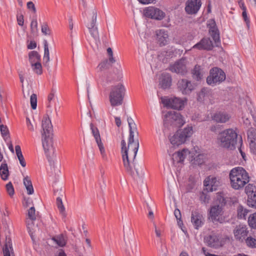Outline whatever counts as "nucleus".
I'll use <instances>...</instances> for the list:
<instances>
[{
    "label": "nucleus",
    "instance_id": "54",
    "mask_svg": "<svg viewBox=\"0 0 256 256\" xmlns=\"http://www.w3.org/2000/svg\"><path fill=\"white\" fill-rule=\"evenodd\" d=\"M6 188L8 194L12 196L14 195V188L11 182H9L6 184Z\"/></svg>",
    "mask_w": 256,
    "mask_h": 256
},
{
    "label": "nucleus",
    "instance_id": "9",
    "mask_svg": "<svg viewBox=\"0 0 256 256\" xmlns=\"http://www.w3.org/2000/svg\"><path fill=\"white\" fill-rule=\"evenodd\" d=\"M226 79L225 73L220 68L217 67L212 68L210 76L206 78V82L210 86H214L218 84Z\"/></svg>",
    "mask_w": 256,
    "mask_h": 256
},
{
    "label": "nucleus",
    "instance_id": "26",
    "mask_svg": "<svg viewBox=\"0 0 256 256\" xmlns=\"http://www.w3.org/2000/svg\"><path fill=\"white\" fill-rule=\"evenodd\" d=\"M171 83L172 77L170 74L168 73L162 74L160 82L161 87L164 89L168 88L171 86Z\"/></svg>",
    "mask_w": 256,
    "mask_h": 256
},
{
    "label": "nucleus",
    "instance_id": "6",
    "mask_svg": "<svg viewBox=\"0 0 256 256\" xmlns=\"http://www.w3.org/2000/svg\"><path fill=\"white\" fill-rule=\"evenodd\" d=\"M127 121L128 124L130 129V134L128 137V146H130L131 144H134V148L133 150V160L136 157L137 152L139 148V142L138 139V132L136 124L134 122V120L130 117H128Z\"/></svg>",
    "mask_w": 256,
    "mask_h": 256
},
{
    "label": "nucleus",
    "instance_id": "14",
    "mask_svg": "<svg viewBox=\"0 0 256 256\" xmlns=\"http://www.w3.org/2000/svg\"><path fill=\"white\" fill-rule=\"evenodd\" d=\"M90 127L92 135L94 138L102 158H106V154L105 152L104 148L103 146V144L102 142L100 136L98 128L94 126L92 123L90 124Z\"/></svg>",
    "mask_w": 256,
    "mask_h": 256
},
{
    "label": "nucleus",
    "instance_id": "16",
    "mask_svg": "<svg viewBox=\"0 0 256 256\" xmlns=\"http://www.w3.org/2000/svg\"><path fill=\"white\" fill-rule=\"evenodd\" d=\"M162 103L166 106L176 110H180L184 106V101L178 98L162 100Z\"/></svg>",
    "mask_w": 256,
    "mask_h": 256
},
{
    "label": "nucleus",
    "instance_id": "55",
    "mask_svg": "<svg viewBox=\"0 0 256 256\" xmlns=\"http://www.w3.org/2000/svg\"><path fill=\"white\" fill-rule=\"evenodd\" d=\"M200 199L202 202L208 203V202L210 196L207 194L202 192L200 194Z\"/></svg>",
    "mask_w": 256,
    "mask_h": 256
},
{
    "label": "nucleus",
    "instance_id": "45",
    "mask_svg": "<svg viewBox=\"0 0 256 256\" xmlns=\"http://www.w3.org/2000/svg\"><path fill=\"white\" fill-rule=\"evenodd\" d=\"M248 204L249 206L256 208V192L248 196Z\"/></svg>",
    "mask_w": 256,
    "mask_h": 256
},
{
    "label": "nucleus",
    "instance_id": "25",
    "mask_svg": "<svg viewBox=\"0 0 256 256\" xmlns=\"http://www.w3.org/2000/svg\"><path fill=\"white\" fill-rule=\"evenodd\" d=\"M205 72L204 69L198 65H196L192 70V74L193 78L197 81L201 80Z\"/></svg>",
    "mask_w": 256,
    "mask_h": 256
},
{
    "label": "nucleus",
    "instance_id": "7",
    "mask_svg": "<svg viewBox=\"0 0 256 256\" xmlns=\"http://www.w3.org/2000/svg\"><path fill=\"white\" fill-rule=\"evenodd\" d=\"M193 134L192 126H188L182 130H178L170 138V143L174 146H178L184 144L186 139Z\"/></svg>",
    "mask_w": 256,
    "mask_h": 256
},
{
    "label": "nucleus",
    "instance_id": "48",
    "mask_svg": "<svg viewBox=\"0 0 256 256\" xmlns=\"http://www.w3.org/2000/svg\"><path fill=\"white\" fill-rule=\"evenodd\" d=\"M245 192L248 196H250L256 192V187L252 184H248L245 188Z\"/></svg>",
    "mask_w": 256,
    "mask_h": 256
},
{
    "label": "nucleus",
    "instance_id": "41",
    "mask_svg": "<svg viewBox=\"0 0 256 256\" xmlns=\"http://www.w3.org/2000/svg\"><path fill=\"white\" fill-rule=\"evenodd\" d=\"M209 90L207 88H202L198 94V100L202 102L204 100V98L208 96Z\"/></svg>",
    "mask_w": 256,
    "mask_h": 256
},
{
    "label": "nucleus",
    "instance_id": "49",
    "mask_svg": "<svg viewBox=\"0 0 256 256\" xmlns=\"http://www.w3.org/2000/svg\"><path fill=\"white\" fill-rule=\"evenodd\" d=\"M222 126L220 124L212 125L210 128V130L211 132H214L216 134H219L220 133H221L222 132Z\"/></svg>",
    "mask_w": 256,
    "mask_h": 256
},
{
    "label": "nucleus",
    "instance_id": "13",
    "mask_svg": "<svg viewBox=\"0 0 256 256\" xmlns=\"http://www.w3.org/2000/svg\"><path fill=\"white\" fill-rule=\"evenodd\" d=\"M144 14L151 18L161 20L165 16V14L162 10L155 7H148L144 10Z\"/></svg>",
    "mask_w": 256,
    "mask_h": 256
},
{
    "label": "nucleus",
    "instance_id": "58",
    "mask_svg": "<svg viewBox=\"0 0 256 256\" xmlns=\"http://www.w3.org/2000/svg\"><path fill=\"white\" fill-rule=\"evenodd\" d=\"M107 52L109 56L108 60L112 64H114L116 62V60L113 56V52L112 49L110 48H108L107 49Z\"/></svg>",
    "mask_w": 256,
    "mask_h": 256
},
{
    "label": "nucleus",
    "instance_id": "56",
    "mask_svg": "<svg viewBox=\"0 0 256 256\" xmlns=\"http://www.w3.org/2000/svg\"><path fill=\"white\" fill-rule=\"evenodd\" d=\"M42 32L45 35H49L50 34V30L46 22H44L42 24Z\"/></svg>",
    "mask_w": 256,
    "mask_h": 256
},
{
    "label": "nucleus",
    "instance_id": "5",
    "mask_svg": "<svg viewBox=\"0 0 256 256\" xmlns=\"http://www.w3.org/2000/svg\"><path fill=\"white\" fill-rule=\"evenodd\" d=\"M125 92V88L122 84L112 86L109 98L112 106H120L122 104Z\"/></svg>",
    "mask_w": 256,
    "mask_h": 256
},
{
    "label": "nucleus",
    "instance_id": "15",
    "mask_svg": "<svg viewBox=\"0 0 256 256\" xmlns=\"http://www.w3.org/2000/svg\"><path fill=\"white\" fill-rule=\"evenodd\" d=\"M170 70L172 72L184 75L187 72L186 60L182 58L170 66Z\"/></svg>",
    "mask_w": 256,
    "mask_h": 256
},
{
    "label": "nucleus",
    "instance_id": "12",
    "mask_svg": "<svg viewBox=\"0 0 256 256\" xmlns=\"http://www.w3.org/2000/svg\"><path fill=\"white\" fill-rule=\"evenodd\" d=\"M204 242L208 246L214 248H218L222 246L220 236L214 233L206 236Z\"/></svg>",
    "mask_w": 256,
    "mask_h": 256
},
{
    "label": "nucleus",
    "instance_id": "1",
    "mask_svg": "<svg viewBox=\"0 0 256 256\" xmlns=\"http://www.w3.org/2000/svg\"><path fill=\"white\" fill-rule=\"evenodd\" d=\"M134 148V144L126 148V142L124 140L121 141V152L124 167L126 172L130 174L138 182L142 180L144 176V166L142 164H137L135 162L136 158L133 160L132 153Z\"/></svg>",
    "mask_w": 256,
    "mask_h": 256
},
{
    "label": "nucleus",
    "instance_id": "29",
    "mask_svg": "<svg viewBox=\"0 0 256 256\" xmlns=\"http://www.w3.org/2000/svg\"><path fill=\"white\" fill-rule=\"evenodd\" d=\"M27 215L28 218L31 220L30 222H29L28 221L26 222L28 229L29 230V232H30V228L33 225V221L36 220V210L34 206L30 207L28 210Z\"/></svg>",
    "mask_w": 256,
    "mask_h": 256
},
{
    "label": "nucleus",
    "instance_id": "28",
    "mask_svg": "<svg viewBox=\"0 0 256 256\" xmlns=\"http://www.w3.org/2000/svg\"><path fill=\"white\" fill-rule=\"evenodd\" d=\"M212 119L216 122L225 123L230 119L229 116L224 112H217L214 114Z\"/></svg>",
    "mask_w": 256,
    "mask_h": 256
},
{
    "label": "nucleus",
    "instance_id": "52",
    "mask_svg": "<svg viewBox=\"0 0 256 256\" xmlns=\"http://www.w3.org/2000/svg\"><path fill=\"white\" fill-rule=\"evenodd\" d=\"M244 10L242 11V16L244 21L245 22L246 24V27H247L248 29V30L250 28V19L248 18V15H247L246 8H244Z\"/></svg>",
    "mask_w": 256,
    "mask_h": 256
},
{
    "label": "nucleus",
    "instance_id": "20",
    "mask_svg": "<svg viewBox=\"0 0 256 256\" xmlns=\"http://www.w3.org/2000/svg\"><path fill=\"white\" fill-rule=\"evenodd\" d=\"M191 222L196 229L198 230L202 227L204 223V218L200 214L194 211L192 212L191 216Z\"/></svg>",
    "mask_w": 256,
    "mask_h": 256
},
{
    "label": "nucleus",
    "instance_id": "53",
    "mask_svg": "<svg viewBox=\"0 0 256 256\" xmlns=\"http://www.w3.org/2000/svg\"><path fill=\"white\" fill-rule=\"evenodd\" d=\"M226 201L224 196H222L221 195H218L217 196V204L216 205L222 206V207L226 204Z\"/></svg>",
    "mask_w": 256,
    "mask_h": 256
},
{
    "label": "nucleus",
    "instance_id": "8",
    "mask_svg": "<svg viewBox=\"0 0 256 256\" xmlns=\"http://www.w3.org/2000/svg\"><path fill=\"white\" fill-rule=\"evenodd\" d=\"M185 123L182 116L178 112H169L164 116V125L180 127Z\"/></svg>",
    "mask_w": 256,
    "mask_h": 256
},
{
    "label": "nucleus",
    "instance_id": "33",
    "mask_svg": "<svg viewBox=\"0 0 256 256\" xmlns=\"http://www.w3.org/2000/svg\"><path fill=\"white\" fill-rule=\"evenodd\" d=\"M0 176L1 178L4 180L8 179L9 172L8 164L5 162H2L0 166Z\"/></svg>",
    "mask_w": 256,
    "mask_h": 256
},
{
    "label": "nucleus",
    "instance_id": "43",
    "mask_svg": "<svg viewBox=\"0 0 256 256\" xmlns=\"http://www.w3.org/2000/svg\"><path fill=\"white\" fill-rule=\"evenodd\" d=\"M33 70L38 74H42V66L40 62L31 63Z\"/></svg>",
    "mask_w": 256,
    "mask_h": 256
},
{
    "label": "nucleus",
    "instance_id": "44",
    "mask_svg": "<svg viewBox=\"0 0 256 256\" xmlns=\"http://www.w3.org/2000/svg\"><path fill=\"white\" fill-rule=\"evenodd\" d=\"M248 223L250 227L252 228H256V212L249 216Z\"/></svg>",
    "mask_w": 256,
    "mask_h": 256
},
{
    "label": "nucleus",
    "instance_id": "35",
    "mask_svg": "<svg viewBox=\"0 0 256 256\" xmlns=\"http://www.w3.org/2000/svg\"><path fill=\"white\" fill-rule=\"evenodd\" d=\"M206 156L203 154H199L192 160V164L195 166H200L204 162Z\"/></svg>",
    "mask_w": 256,
    "mask_h": 256
},
{
    "label": "nucleus",
    "instance_id": "37",
    "mask_svg": "<svg viewBox=\"0 0 256 256\" xmlns=\"http://www.w3.org/2000/svg\"><path fill=\"white\" fill-rule=\"evenodd\" d=\"M244 242L248 247L252 248H256V238H254L252 236H248Z\"/></svg>",
    "mask_w": 256,
    "mask_h": 256
},
{
    "label": "nucleus",
    "instance_id": "40",
    "mask_svg": "<svg viewBox=\"0 0 256 256\" xmlns=\"http://www.w3.org/2000/svg\"><path fill=\"white\" fill-rule=\"evenodd\" d=\"M249 110L250 114L248 116L244 115L242 116L243 122L247 127L250 126L251 120L254 118L253 114H252V110L249 108Z\"/></svg>",
    "mask_w": 256,
    "mask_h": 256
},
{
    "label": "nucleus",
    "instance_id": "2",
    "mask_svg": "<svg viewBox=\"0 0 256 256\" xmlns=\"http://www.w3.org/2000/svg\"><path fill=\"white\" fill-rule=\"evenodd\" d=\"M42 130L41 132L42 146L46 156L54 153L55 148L53 142V126L48 115L44 116L42 122Z\"/></svg>",
    "mask_w": 256,
    "mask_h": 256
},
{
    "label": "nucleus",
    "instance_id": "30",
    "mask_svg": "<svg viewBox=\"0 0 256 256\" xmlns=\"http://www.w3.org/2000/svg\"><path fill=\"white\" fill-rule=\"evenodd\" d=\"M44 55L43 58V64L45 66L48 67V69L50 68L49 62L50 60V52L48 46V43L46 40H44Z\"/></svg>",
    "mask_w": 256,
    "mask_h": 256
},
{
    "label": "nucleus",
    "instance_id": "32",
    "mask_svg": "<svg viewBox=\"0 0 256 256\" xmlns=\"http://www.w3.org/2000/svg\"><path fill=\"white\" fill-rule=\"evenodd\" d=\"M23 182L26 190L27 194L29 195L32 194L34 192V190L30 178L28 176H25L24 178Z\"/></svg>",
    "mask_w": 256,
    "mask_h": 256
},
{
    "label": "nucleus",
    "instance_id": "64",
    "mask_svg": "<svg viewBox=\"0 0 256 256\" xmlns=\"http://www.w3.org/2000/svg\"><path fill=\"white\" fill-rule=\"evenodd\" d=\"M250 151L254 154H256V142H250Z\"/></svg>",
    "mask_w": 256,
    "mask_h": 256
},
{
    "label": "nucleus",
    "instance_id": "17",
    "mask_svg": "<svg viewBox=\"0 0 256 256\" xmlns=\"http://www.w3.org/2000/svg\"><path fill=\"white\" fill-rule=\"evenodd\" d=\"M96 12L95 10H94L92 11V20L90 24L88 25V28L89 30L90 34L96 41L99 40L98 29V28L96 26Z\"/></svg>",
    "mask_w": 256,
    "mask_h": 256
},
{
    "label": "nucleus",
    "instance_id": "50",
    "mask_svg": "<svg viewBox=\"0 0 256 256\" xmlns=\"http://www.w3.org/2000/svg\"><path fill=\"white\" fill-rule=\"evenodd\" d=\"M30 102L32 109L36 110L37 106V96L36 94H33L31 95Z\"/></svg>",
    "mask_w": 256,
    "mask_h": 256
},
{
    "label": "nucleus",
    "instance_id": "46",
    "mask_svg": "<svg viewBox=\"0 0 256 256\" xmlns=\"http://www.w3.org/2000/svg\"><path fill=\"white\" fill-rule=\"evenodd\" d=\"M248 137L250 142H256V130L253 128L250 129L248 132Z\"/></svg>",
    "mask_w": 256,
    "mask_h": 256
},
{
    "label": "nucleus",
    "instance_id": "19",
    "mask_svg": "<svg viewBox=\"0 0 256 256\" xmlns=\"http://www.w3.org/2000/svg\"><path fill=\"white\" fill-rule=\"evenodd\" d=\"M178 86L183 94H188L194 89V86L190 81L182 79L178 83Z\"/></svg>",
    "mask_w": 256,
    "mask_h": 256
},
{
    "label": "nucleus",
    "instance_id": "34",
    "mask_svg": "<svg viewBox=\"0 0 256 256\" xmlns=\"http://www.w3.org/2000/svg\"><path fill=\"white\" fill-rule=\"evenodd\" d=\"M29 60L30 63L40 62V56L36 51H32L29 53Z\"/></svg>",
    "mask_w": 256,
    "mask_h": 256
},
{
    "label": "nucleus",
    "instance_id": "10",
    "mask_svg": "<svg viewBox=\"0 0 256 256\" xmlns=\"http://www.w3.org/2000/svg\"><path fill=\"white\" fill-rule=\"evenodd\" d=\"M221 184L220 178L213 176H208L204 182V186L208 192L216 190Z\"/></svg>",
    "mask_w": 256,
    "mask_h": 256
},
{
    "label": "nucleus",
    "instance_id": "4",
    "mask_svg": "<svg viewBox=\"0 0 256 256\" xmlns=\"http://www.w3.org/2000/svg\"><path fill=\"white\" fill-rule=\"evenodd\" d=\"M232 187L234 190H240L249 182L248 172L242 168H232L229 174Z\"/></svg>",
    "mask_w": 256,
    "mask_h": 256
},
{
    "label": "nucleus",
    "instance_id": "38",
    "mask_svg": "<svg viewBox=\"0 0 256 256\" xmlns=\"http://www.w3.org/2000/svg\"><path fill=\"white\" fill-rule=\"evenodd\" d=\"M112 63L108 60V59H106L102 61L98 66V68L100 72L110 68L112 66Z\"/></svg>",
    "mask_w": 256,
    "mask_h": 256
},
{
    "label": "nucleus",
    "instance_id": "63",
    "mask_svg": "<svg viewBox=\"0 0 256 256\" xmlns=\"http://www.w3.org/2000/svg\"><path fill=\"white\" fill-rule=\"evenodd\" d=\"M27 8L32 10L33 12L36 13V6L32 2H28L27 3Z\"/></svg>",
    "mask_w": 256,
    "mask_h": 256
},
{
    "label": "nucleus",
    "instance_id": "51",
    "mask_svg": "<svg viewBox=\"0 0 256 256\" xmlns=\"http://www.w3.org/2000/svg\"><path fill=\"white\" fill-rule=\"evenodd\" d=\"M56 205L60 213L62 214H64L65 208L62 204V200L60 197L56 198Z\"/></svg>",
    "mask_w": 256,
    "mask_h": 256
},
{
    "label": "nucleus",
    "instance_id": "21",
    "mask_svg": "<svg viewBox=\"0 0 256 256\" xmlns=\"http://www.w3.org/2000/svg\"><path fill=\"white\" fill-rule=\"evenodd\" d=\"M213 44L210 38H203L200 42L194 46L193 48L200 50H212Z\"/></svg>",
    "mask_w": 256,
    "mask_h": 256
},
{
    "label": "nucleus",
    "instance_id": "39",
    "mask_svg": "<svg viewBox=\"0 0 256 256\" xmlns=\"http://www.w3.org/2000/svg\"><path fill=\"white\" fill-rule=\"evenodd\" d=\"M52 240L60 246L63 247L66 244V240L62 235H59L53 237Z\"/></svg>",
    "mask_w": 256,
    "mask_h": 256
},
{
    "label": "nucleus",
    "instance_id": "31",
    "mask_svg": "<svg viewBox=\"0 0 256 256\" xmlns=\"http://www.w3.org/2000/svg\"><path fill=\"white\" fill-rule=\"evenodd\" d=\"M124 241L125 242V244L126 246V252L130 256L131 254H136L138 251L137 250V246L136 244H134L133 246H132L131 242L130 239L128 240V241L126 240L125 239V234H124Z\"/></svg>",
    "mask_w": 256,
    "mask_h": 256
},
{
    "label": "nucleus",
    "instance_id": "11",
    "mask_svg": "<svg viewBox=\"0 0 256 256\" xmlns=\"http://www.w3.org/2000/svg\"><path fill=\"white\" fill-rule=\"evenodd\" d=\"M249 231L246 225L240 224L236 226L234 230V234L236 240L240 242H244L248 237Z\"/></svg>",
    "mask_w": 256,
    "mask_h": 256
},
{
    "label": "nucleus",
    "instance_id": "18",
    "mask_svg": "<svg viewBox=\"0 0 256 256\" xmlns=\"http://www.w3.org/2000/svg\"><path fill=\"white\" fill-rule=\"evenodd\" d=\"M200 6V0H188L186 4L185 10L188 14H196L198 12Z\"/></svg>",
    "mask_w": 256,
    "mask_h": 256
},
{
    "label": "nucleus",
    "instance_id": "62",
    "mask_svg": "<svg viewBox=\"0 0 256 256\" xmlns=\"http://www.w3.org/2000/svg\"><path fill=\"white\" fill-rule=\"evenodd\" d=\"M26 123L28 128L31 132L34 131V125L31 122L30 119L28 118H26Z\"/></svg>",
    "mask_w": 256,
    "mask_h": 256
},
{
    "label": "nucleus",
    "instance_id": "27",
    "mask_svg": "<svg viewBox=\"0 0 256 256\" xmlns=\"http://www.w3.org/2000/svg\"><path fill=\"white\" fill-rule=\"evenodd\" d=\"M209 28V33L212 38L216 46H219L220 45V33L216 26L214 27H211Z\"/></svg>",
    "mask_w": 256,
    "mask_h": 256
},
{
    "label": "nucleus",
    "instance_id": "22",
    "mask_svg": "<svg viewBox=\"0 0 256 256\" xmlns=\"http://www.w3.org/2000/svg\"><path fill=\"white\" fill-rule=\"evenodd\" d=\"M4 256H14L12 241L9 236L6 235V242L3 248Z\"/></svg>",
    "mask_w": 256,
    "mask_h": 256
},
{
    "label": "nucleus",
    "instance_id": "57",
    "mask_svg": "<svg viewBox=\"0 0 256 256\" xmlns=\"http://www.w3.org/2000/svg\"><path fill=\"white\" fill-rule=\"evenodd\" d=\"M174 214L178 220V224L180 225L182 223V220H181V213L180 210L178 208H176L174 210Z\"/></svg>",
    "mask_w": 256,
    "mask_h": 256
},
{
    "label": "nucleus",
    "instance_id": "59",
    "mask_svg": "<svg viewBox=\"0 0 256 256\" xmlns=\"http://www.w3.org/2000/svg\"><path fill=\"white\" fill-rule=\"evenodd\" d=\"M242 140L241 136H240V141L238 142V144L236 145V147L238 148L239 152H240L243 158H244L246 156L245 153L242 150Z\"/></svg>",
    "mask_w": 256,
    "mask_h": 256
},
{
    "label": "nucleus",
    "instance_id": "61",
    "mask_svg": "<svg viewBox=\"0 0 256 256\" xmlns=\"http://www.w3.org/2000/svg\"><path fill=\"white\" fill-rule=\"evenodd\" d=\"M23 204L24 207H28L31 204H33V202L31 198L28 197V198H24Z\"/></svg>",
    "mask_w": 256,
    "mask_h": 256
},
{
    "label": "nucleus",
    "instance_id": "3",
    "mask_svg": "<svg viewBox=\"0 0 256 256\" xmlns=\"http://www.w3.org/2000/svg\"><path fill=\"white\" fill-rule=\"evenodd\" d=\"M239 141L240 136L236 130L228 128L218 135L216 142L222 148L233 150L236 148Z\"/></svg>",
    "mask_w": 256,
    "mask_h": 256
},
{
    "label": "nucleus",
    "instance_id": "36",
    "mask_svg": "<svg viewBox=\"0 0 256 256\" xmlns=\"http://www.w3.org/2000/svg\"><path fill=\"white\" fill-rule=\"evenodd\" d=\"M248 212V210L244 208L241 205H239L237 208V214L238 218L246 219V216Z\"/></svg>",
    "mask_w": 256,
    "mask_h": 256
},
{
    "label": "nucleus",
    "instance_id": "23",
    "mask_svg": "<svg viewBox=\"0 0 256 256\" xmlns=\"http://www.w3.org/2000/svg\"><path fill=\"white\" fill-rule=\"evenodd\" d=\"M222 206L214 205L211 207L210 216L213 222L219 221V216L222 214Z\"/></svg>",
    "mask_w": 256,
    "mask_h": 256
},
{
    "label": "nucleus",
    "instance_id": "60",
    "mask_svg": "<svg viewBox=\"0 0 256 256\" xmlns=\"http://www.w3.org/2000/svg\"><path fill=\"white\" fill-rule=\"evenodd\" d=\"M16 156H17V157H18V160L20 162V165L22 167H25L26 166V162H25L24 158L23 156V155H22V153L18 154H16Z\"/></svg>",
    "mask_w": 256,
    "mask_h": 256
},
{
    "label": "nucleus",
    "instance_id": "47",
    "mask_svg": "<svg viewBox=\"0 0 256 256\" xmlns=\"http://www.w3.org/2000/svg\"><path fill=\"white\" fill-rule=\"evenodd\" d=\"M187 154H190L188 150L184 148L182 151H178L176 152V155L179 158V162H182L185 158Z\"/></svg>",
    "mask_w": 256,
    "mask_h": 256
},
{
    "label": "nucleus",
    "instance_id": "42",
    "mask_svg": "<svg viewBox=\"0 0 256 256\" xmlns=\"http://www.w3.org/2000/svg\"><path fill=\"white\" fill-rule=\"evenodd\" d=\"M0 129L2 136L4 140L6 141L8 138H10L9 131L8 127L4 124H1L0 126Z\"/></svg>",
    "mask_w": 256,
    "mask_h": 256
},
{
    "label": "nucleus",
    "instance_id": "24",
    "mask_svg": "<svg viewBox=\"0 0 256 256\" xmlns=\"http://www.w3.org/2000/svg\"><path fill=\"white\" fill-rule=\"evenodd\" d=\"M156 37L160 46L166 45L168 40V36L164 30H160L156 32Z\"/></svg>",
    "mask_w": 256,
    "mask_h": 256
}]
</instances>
